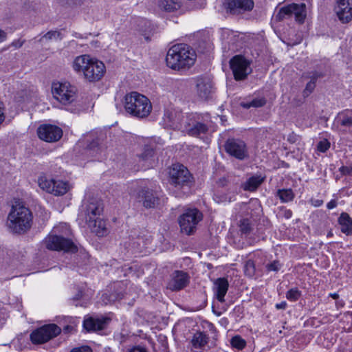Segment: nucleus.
Here are the masks:
<instances>
[{
    "label": "nucleus",
    "instance_id": "f257e3e1",
    "mask_svg": "<svg viewBox=\"0 0 352 352\" xmlns=\"http://www.w3.org/2000/svg\"><path fill=\"white\" fill-rule=\"evenodd\" d=\"M196 58L195 51L190 46L179 43L168 50L166 62L169 68L175 71H183L190 68L195 64Z\"/></svg>",
    "mask_w": 352,
    "mask_h": 352
},
{
    "label": "nucleus",
    "instance_id": "f03ea898",
    "mask_svg": "<svg viewBox=\"0 0 352 352\" xmlns=\"http://www.w3.org/2000/svg\"><path fill=\"white\" fill-rule=\"evenodd\" d=\"M32 219V213L28 207L16 204L8 214V226L13 233L24 234L30 229Z\"/></svg>",
    "mask_w": 352,
    "mask_h": 352
},
{
    "label": "nucleus",
    "instance_id": "7ed1b4c3",
    "mask_svg": "<svg viewBox=\"0 0 352 352\" xmlns=\"http://www.w3.org/2000/svg\"><path fill=\"white\" fill-rule=\"evenodd\" d=\"M212 122L209 114L191 113L185 116L182 131L192 137L201 138L212 130Z\"/></svg>",
    "mask_w": 352,
    "mask_h": 352
},
{
    "label": "nucleus",
    "instance_id": "20e7f679",
    "mask_svg": "<svg viewBox=\"0 0 352 352\" xmlns=\"http://www.w3.org/2000/svg\"><path fill=\"white\" fill-rule=\"evenodd\" d=\"M124 109L131 116L144 118L150 114L152 104L145 96L133 91L124 97Z\"/></svg>",
    "mask_w": 352,
    "mask_h": 352
},
{
    "label": "nucleus",
    "instance_id": "39448f33",
    "mask_svg": "<svg viewBox=\"0 0 352 352\" xmlns=\"http://www.w3.org/2000/svg\"><path fill=\"white\" fill-rule=\"evenodd\" d=\"M169 182L171 186L182 190L176 196L187 193L192 184V177L189 170L182 164H173L169 170Z\"/></svg>",
    "mask_w": 352,
    "mask_h": 352
},
{
    "label": "nucleus",
    "instance_id": "423d86ee",
    "mask_svg": "<svg viewBox=\"0 0 352 352\" xmlns=\"http://www.w3.org/2000/svg\"><path fill=\"white\" fill-rule=\"evenodd\" d=\"M52 92L56 100L67 105L76 100L77 89L69 82H56L52 83Z\"/></svg>",
    "mask_w": 352,
    "mask_h": 352
},
{
    "label": "nucleus",
    "instance_id": "0eeeda50",
    "mask_svg": "<svg viewBox=\"0 0 352 352\" xmlns=\"http://www.w3.org/2000/svg\"><path fill=\"white\" fill-rule=\"evenodd\" d=\"M202 213L195 208H189L179 218V223L182 232L190 235L195 232L197 224L202 220Z\"/></svg>",
    "mask_w": 352,
    "mask_h": 352
},
{
    "label": "nucleus",
    "instance_id": "6e6552de",
    "mask_svg": "<svg viewBox=\"0 0 352 352\" xmlns=\"http://www.w3.org/2000/svg\"><path fill=\"white\" fill-rule=\"evenodd\" d=\"M306 15L305 3H292L282 7L275 14L274 19L276 21H281L294 16L296 21L302 23L304 22Z\"/></svg>",
    "mask_w": 352,
    "mask_h": 352
},
{
    "label": "nucleus",
    "instance_id": "1a4fd4ad",
    "mask_svg": "<svg viewBox=\"0 0 352 352\" xmlns=\"http://www.w3.org/2000/svg\"><path fill=\"white\" fill-rule=\"evenodd\" d=\"M60 332L61 329L55 324H45L30 333V340L34 344H43L58 336Z\"/></svg>",
    "mask_w": 352,
    "mask_h": 352
},
{
    "label": "nucleus",
    "instance_id": "9d476101",
    "mask_svg": "<svg viewBox=\"0 0 352 352\" xmlns=\"http://www.w3.org/2000/svg\"><path fill=\"white\" fill-rule=\"evenodd\" d=\"M250 65V61L241 55H236L230 59V69L236 80H243L248 77L252 72Z\"/></svg>",
    "mask_w": 352,
    "mask_h": 352
},
{
    "label": "nucleus",
    "instance_id": "9b49d317",
    "mask_svg": "<svg viewBox=\"0 0 352 352\" xmlns=\"http://www.w3.org/2000/svg\"><path fill=\"white\" fill-rule=\"evenodd\" d=\"M46 248L52 250H63L67 252L77 251L76 245L69 239L63 236L50 234L46 239Z\"/></svg>",
    "mask_w": 352,
    "mask_h": 352
},
{
    "label": "nucleus",
    "instance_id": "f8f14e48",
    "mask_svg": "<svg viewBox=\"0 0 352 352\" xmlns=\"http://www.w3.org/2000/svg\"><path fill=\"white\" fill-rule=\"evenodd\" d=\"M38 185L43 190L56 196L63 195L69 190L67 182L54 179H47L45 177H39Z\"/></svg>",
    "mask_w": 352,
    "mask_h": 352
},
{
    "label": "nucleus",
    "instance_id": "ddd939ff",
    "mask_svg": "<svg viewBox=\"0 0 352 352\" xmlns=\"http://www.w3.org/2000/svg\"><path fill=\"white\" fill-rule=\"evenodd\" d=\"M226 152L237 160H243L248 157L246 144L236 138H229L224 144Z\"/></svg>",
    "mask_w": 352,
    "mask_h": 352
},
{
    "label": "nucleus",
    "instance_id": "4468645a",
    "mask_svg": "<svg viewBox=\"0 0 352 352\" xmlns=\"http://www.w3.org/2000/svg\"><path fill=\"white\" fill-rule=\"evenodd\" d=\"M38 138L47 142H55L58 141L63 136V130L58 126L43 124L37 129Z\"/></svg>",
    "mask_w": 352,
    "mask_h": 352
},
{
    "label": "nucleus",
    "instance_id": "2eb2a0df",
    "mask_svg": "<svg viewBox=\"0 0 352 352\" xmlns=\"http://www.w3.org/2000/svg\"><path fill=\"white\" fill-rule=\"evenodd\" d=\"M252 0H226L225 7L227 12L234 15L251 11L254 8Z\"/></svg>",
    "mask_w": 352,
    "mask_h": 352
},
{
    "label": "nucleus",
    "instance_id": "dca6fc26",
    "mask_svg": "<svg viewBox=\"0 0 352 352\" xmlns=\"http://www.w3.org/2000/svg\"><path fill=\"white\" fill-rule=\"evenodd\" d=\"M154 149L150 146L146 145L142 152L137 154L134 160L137 163L138 169H148L153 166L155 164Z\"/></svg>",
    "mask_w": 352,
    "mask_h": 352
},
{
    "label": "nucleus",
    "instance_id": "f3484780",
    "mask_svg": "<svg viewBox=\"0 0 352 352\" xmlns=\"http://www.w3.org/2000/svg\"><path fill=\"white\" fill-rule=\"evenodd\" d=\"M82 208L87 221L100 217L103 210V205L100 199L93 197L84 202Z\"/></svg>",
    "mask_w": 352,
    "mask_h": 352
},
{
    "label": "nucleus",
    "instance_id": "a211bd4d",
    "mask_svg": "<svg viewBox=\"0 0 352 352\" xmlns=\"http://www.w3.org/2000/svg\"><path fill=\"white\" fill-rule=\"evenodd\" d=\"M190 283V276L184 271L175 270L168 282L167 288L171 291H179L185 288Z\"/></svg>",
    "mask_w": 352,
    "mask_h": 352
},
{
    "label": "nucleus",
    "instance_id": "6ab92c4d",
    "mask_svg": "<svg viewBox=\"0 0 352 352\" xmlns=\"http://www.w3.org/2000/svg\"><path fill=\"white\" fill-rule=\"evenodd\" d=\"M334 10L342 23L349 22L352 20V0H337Z\"/></svg>",
    "mask_w": 352,
    "mask_h": 352
},
{
    "label": "nucleus",
    "instance_id": "aec40b11",
    "mask_svg": "<svg viewBox=\"0 0 352 352\" xmlns=\"http://www.w3.org/2000/svg\"><path fill=\"white\" fill-rule=\"evenodd\" d=\"M164 122L165 124L173 129H182L185 117L181 112L174 109H167L164 111Z\"/></svg>",
    "mask_w": 352,
    "mask_h": 352
},
{
    "label": "nucleus",
    "instance_id": "412c9836",
    "mask_svg": "<svg viewBox=\"0 0 352 352\" xmlns=\"http://www.w3.org/2000/svg\"><path fill=\"white\" fill-rule=\"evenodd\" d=\"M104 63L97 59L93 58L85 74V79L89 82L100 80L105 73Z\"/></svg>",
    "mask_w": 352,
    "mask_h": 352
},
{
    "label": "nucleus",
    "instance_id": "4be33fe9",
    "mask_svg": "<svg viewBox=\"0 0 352 352\" xmlns=\"http://www.w3.org/2000/svg\"><path fill=\"white\" fill-rule=\"evenodd\" d=\"M197 92L204 99H209L213 93V85L211 80L206 77H199L196 80Z\"/></svg>",
    "mask_w": 352,
    "mask_h": 352
},
{
    "label": "nucleus",
    "instance_id": "5701e85b",
    "mask_svg": "<svg viewBox=\"0 0 352 352\" xmlns=\"http://www.w3.org/2000/svg\"><path fill=\"white\" fill-rule=\"evenodd\" d=\"M138 199L146 208H154L159 202V198L153 193V190L146 188L138 192Z\"/></svg>",
    "mask_w": 352,
    "mask_h": 352
},
{
    "label": "nucleus",
    "instance_id": "b1692460",
    "mask_svg": "<svg viewBox=\"0 0 352 352\" xmlns=\"http://www.w3.org/2000/svg\"><path fill=\"white\" fill-rule=\"evenodd\" d=\"M92 59V58L87 54L76 57L72 63L73 69L77 74L82 73L84 76V78H85L87 70L88 69V67H89Z\"/></svg>",
    "mask_w": 352,
    "mask_h": 352
},
{
    "label": "nucleus",
    "instance_id": "393cba45",
    "mask_svg": "<svg viewBox=\"0 0 352 352\" xmlns=\"http://www.w3.org/2000/svg\"><path fill=\"white\" fill-rule=\"evenodd\" d=\"M229 287L228 281L225 278H219L214 283V292L217 299L221 302H225L224 297Z\"/></svg>",
    "mask_w": 352,
    "mask_h": 352
},
{
    "label": "nucleus",
    "instance_id": "a878e982",
    "mask_svg": "<svg viewBox=\"0 0 352 352\" xmlns=\"http://www.w3.org/2000/svg\"><path fill=\"white\" fill-rule=\"evenodd\" d=\"M108 320L109 319L107 318H94L90 317L84 320L83 327L88 331H100L104 328Z\"/></svg>",
    "mask_w": 352,
    "mask_h": 352
},
{
    "label": "nucleus",
    "instance_id": "bb28decb",
    "mask_svg": "<svg viewBox=\"0 0 352 352\" xmlns=\"http://www.w3.org/2000/svg\"><path fill=\"white\" fill-rule=\"evenodd\" d=\"M89 227L98 236H104L107 232L106 223L99 217L86 221Z\"/></svg>",
    "mask_w": 352,
    "mask_h": 352
},
{
    "label": "nucleus",
    "instance_id": "cd10ccee",
    "mask_svg": "<svg viewBox=\"0 0 352 352\" xmlns=\"http://www.w3.org/2000/svg\"><path fill=\"white\" fill-rule=\"evenodd\" d=\"M338 222L342 233L347 236L352 234V219L348 213L342 212L338 217Z\"/></svg>",
    "mask_w": 352,
    "mask_h": 352
},
{
    "label": "nucleus",
    "instance_id": "c85d7f7f",
    "mask_svg": "<svg viewBox=\"0 0 352 352\" xmlns=\"http://www.w3.org/2000/svg\"><path fill=\"white\" fill-rule=\"evenodd\" d=\"M264 178L260 175H254L250 177L242 184L244 190L254 191L263 182Z\"/></svg>",
    "mask_w": 352,
    "mask_h": 352
},
{
    "label": "nucleus",
    "instance_id": "c756f323",
    "mask_svg": "<svg viewBox=\"0 0 352 352\" xmlns=\"http://www.w3.org/2000/svg\"><path fill=\"white\" fill-rule=\"evenodd\" d=\"M337 122L346 129L352 128V110H345L339 113L336 118Z\"/></svg>",
    "mask_w": 352,
    "mask_h": 352
},
{
    "label": "nucleus",
    "instance_id": "7c9ffc66",
    "mask_svg": "<svg viewBox=\"0 0 352 352\" xmlns=\"http://www.w3.org/2000/svg\"><path fill=\"white\" fill-rule=\"evenodd\" d=\"M87 149L89 152V154L93 157L100 160L102 158V154L104 152V148L100 146L99 140L95 139L91 142L87 146Z\"/></svg>",
    "mask_w": 352,
    "mask_h": 352
},
{
    "label": "nucleus",
    "instance_id": "2f4dec72",
    "mask_svg": "<svg viewBox=\"0 0 352 352\" xmlns=\"http://www.w3.org/2000/svg\"><path fill=\"white\" fill-rule=\"evenodd\" d=\"M89 296L82 289H79L77 294L72 298L75 306L86 307L89 301Z\"/></svg>",
    "mask_w": 352,
    "mask_h": 352
},
{
    "label": "nucleus",
    "instance_id": "473e14b6",
    "mask_svg": "<svg viewBox=\"0 0 352 352\" xmlns=\"http://www.w3.org/2000/svg\"><path fill=\"white\" fill-rule=\"evenodd\" d=\"M241 234L247 236L253 230V225L250 219L245 217L241 219L238 223Z\"/></svg>",
    "mask_w": 352,
    "mask_h": 352
},
{
    "label": "nucleus",
    "instance_id": "72a5a7b5",
    "mask_svg": "<svg viewBox=\"0 0 352 352\" xmlns=\"http://www.w3.org/2000/svg\"><path fill=\"white\" fill-rule=\"evenodd\" d=\"M161 9L166 12H174L180 8V3L176 0H161L159 3Z\"/></svg>",
    "mask_w": 352,
    "mask_h": 352
},
{
    "label": "nucleus",
    "instance_id": "f704fd0d",
    "mask_svg": "<svg viewBox=\"0 0 352 352\" xmlns=\"http://www.w3.org/2000/svg\"><path fill=\"white\" fill-rule=\"evenodd\" d=\"M276 196L283 203L292 201L295 197L293 190L291 188L279 189L276 192Z\"/></svg>",
    "mask_w": 352,
    "mask_h": 352
},
{
    "label": "nucleus",
    "instance_id": "c9c22d12",
    "mask_svg": "<svg viewBox=\"0 0 352 352\" xmlns=\"http://www.w3.org/2000/svg\"><path fill=\"white\" fill-rule=\"evenodd\" d=\"M191 342L195 348H201L207 344L208 337L202 332H197L193 336Z\"/></svg>",
    "mask_w": 352,
    "mask_h": 352
},
{
    "label": "nucleus",
    "instance_id": "e433bc0d",
    "mask_svg": "<svg viewBox=\"0 0 352 352\" xmlns=\"http://www.w3.org/2000/svg\"><path fill=\"white\" fill-rule=\"evenodd\" d=\"M266 104V100L264 98H254L250 102H242L241 106L245 109H250L251 107H261Z\"/></svg>",
    "mask_w": 352,
    "mask_h": 352
},
{
    "label": "nucleus",
    "instance_id": "4c0bfd02",
    "mask_svg": "<svg viewBox=\"0 0 352 352\" xmlns=\"http://www.w3.org/2000/svg\"><path fill=\"white\" fill-rule=\"evenodd\" d=\"M322 74L318 72H315L311 76L310 81L306 85V87L303 91V94L305 96H309L315 89L316 82L318 78L321 77Z\"/></svg>",
    "mask_w": 352,
    "mask_h": 352
},
{
    "label": "nucleus",
    "instance_id": "58836bf2",
    "mask_svg": "<svg viewBox=\"0 0 352 352\" xmlns=\"http://www.w3.org/2000/svg\"><path fill=\"white\" fill-rule=\"evenodd\" d=\"M63 38L60 32L57 30H51L45 34L39 40V42H43L44 39L47 41L52 40H62Z\"/></svg>",
    "mask_w": 352,
    "mask_h": 352
},
{
    "label": "nucleus",
    "instance_id": "ea45409f",
    "mask_svg": "<svg viewBox=\"0 0 352 352\" xmlns=\"http://www.w3.org/2000/svg\"><path fill=\"white\" fill-rule=\"evenodd\" d=\"M233 196H228V195L217 191L216 193H214L213 199L217 203H223V202H231L233 200Z\"/></svg>",
    "mask_w": 352,
    "mask_h": 352
},
{
    "label": "nucleus",
    "instance_id": "a19ab883",
    "mask_svg": "<svg viewBox=\"0 0 352 352\" xmlns=\"http://www.w3.org/2000/svg\"><path fill=\"white\" fill-rule=\"evenodd\" d=\"M245 274L249 277H253L255 274L256 267L252 260H248L244 266Z\"/></svg>",
    "mask_w": 352,
    "mask_h": 352
},
{
    "label": "nucleus",
    "instance_id": "79ce46f5",
    "mask_svg": "<svg viewBox=\"0 0 352 352\" xmlns=\"http://www.w3.org/2000/svg\"><path fill=\"white\" fill-rule=\"evenodd\" d=\"M231 344L234 348L243 349L246 345L245 340L239 336H235L231 339Z\"/></svg>",
    "mask_w": 352,
    "mask_h": 352
},
{
    "label": "nucleus",
    "instance_id": "37998d69",
    "mask_svg": "<svg viewBox=\"0 0 352 352\" xmlns=\"http://www.w3.org/2000/svg\"><path fill=\"white\" fill-rule=\"evenodd\" d=\"M236 210H238L239 213H241L240 216H248L252 211L250 206L246 203H241L236 206Z\"/></svg>",
    "mask_w": 352,
    "mask_h": 352
},
{
    "label": "nucleus",
    "instance_id": "c03bdc74",
    "mask_svg": "<svg viewBox=\"0 0 352 352\" xmlns=\"http://www.w3.org/2000/svg\"><path fill=\"white\" fill-rule=\"evenodd\" d=\"M301 292L298 288H292L286 293V298L290 301H296L300 297Z\"/></svg>",
    "mask_w": 352,
    "mask_h": 352
},
{
    "label": "nucleus",
    "instance_id": "a18cd8bd",
    "mask_svg": "<svg viewBox=\"0 0 352 352\" xmlns=\"http://www.w3.org/2000/svg\"><path fill=\"white\" fill-rule=\"evenodd\" d=\"M279 215L282 217L289 219L292 216V211L286 208L285 206H281L279 208Z\"/></svg>",
    "mask_w": 352,
    "mask_h": 352
},
{
    "label": "nucleus",
    "instance_id": "49530a36",
    "mask_svg": "<svg viewBox=\"0 0 352 352\" xmlns=\"http://www.w3.org/2000/svg\"><path fill=\"white\" fill-rule=\"evenodd\" d=\"M281 265L278 261H274L267 265L266 267L268 271L278 272L280 269Z\"/></svg>",
    "mask_w": 352,
    "mask_h": 352
},
{
    "label": "nucleus",
    "instance_id": "de8ad7c7",
    "mask_svg": "<svg viewBox=\"0 0 352 352\" xmlns=\"http://www.w3.org/2000/svg\"><path fill=\"white\" fill-rule=\"evenodd\" d=\"M318 150L320 152L324 153L326 152L330 147V144L327 140L320 141L318 144Z\"/></svg>",
    "mask_w": 352,
    "mask_h": 352
},
{
    "label": "nucleus",
    "instance_id": "09e8293b",
    "mask_svg": "<svg viewBox=\"0 0 352 352\" xmlns=\"http://www.w3.org/2000/svg\"><path fill=\"white\" fill-rule=\"evenodd\" d=\"M340 172L344 175H352V167L342 166L340 168Z\"/></svg>",
    "mask_w": 352,
    "mask_h": 352
},
{
    "label": "nucleus",
    "instance_id": "8fccbe9b",
    "mask_svg": "<svg viewBox=\"0 0 352 352\" xmlns=\"http://www.w3.org/2000/svg\"><path fill=\"white\" fill-rule=\"evenodd\" d=\"M70 352H92V350L90 347L85 346L78 348H74L71 350Z\"/></svg>",
    "mask_w": 352,
    "mask_h": 352
},
{
    "label": "nucleus",
    "instance_id": "3c124183",
    "mask_svg": "<svg viewBox=\"0 0 352 352\" xmlns=\"http://www.w3.org/2000/svg\"><path fill=\"white\" fill-rule=\"evenodd\" d=\"M129 352H147V350L145 347L138 345L130 349Z\"/></svg>",
    "mask_w": 352,
    "mask_h": 352
},
{
    "label": "nucleus",
    "instance_id": "603ef678",
    "mask_svg": "<svg viewBox=\"0 0 352 352\" xmlns=\"http://www.w3.org/2000/svg\"><path fill=\"white\" fill-rule=\"evenodd\" d=\"M25 43V40H20V39H18V40H14L12 42V43L10 44V46L12 47H14L15 48H20L21 47H22V45L24 44Z\"/></svg>",
    "mask_w": 352,
    "mask_h": 352
},
{
    "label": "nucleus",
    "instance_id": "864d4df0",
    "mask_svg": "<svg viewBox=\"0 0 352 352\" xmlns=\"http://www.w3.org/2000/svg\"><path fill=\"white\" fill-rule=\"evenodd\" d=\"M337 205H338L337 201L335 199H332L329 202L327 203V208L329 210H331V209L335 208L337 206Z\"/></svg>",
    "mask_w": 352,
    "mask_h": 352
},
{
    "label": "nucleus",
    "instance_id": "5fc2aeb1",
    "mask_svg": "<svg viewBox=\"0 0 352 352\" xmlns=\"http://www.w3.org/2000/svg\"><path fill=\"white\" fill-rule=\"evenodd\" d=\"M60 228H64V229L67 230V231L68 232H70V231H69V226H68V225H67V223H63V224H61L60 226L55 227V228H54V230H53V232H54V233L58 232L59 231V229H60Z\"/></svg>",
    "mask_w": 352,
    "mask_h": 352
},
{
    "label": "nucleus",
    "instance_id": "6e6d98bb",
    "mask_svg": "<svg viewBox=\"0 0 352 352\" xmlns=\"http://www.w3.org/2000/svg\"><path fill=\"white\" fill-rule=\"evenodd\" d=\"M311 204L315 207H319L323 204V201L321 199H311Z\"/></svg>",
    "mask_w": 352,
    "mask_h": 352
},
{
    "label": "nucleus",
    "instance_id": "4d7b16f0",
    "mask_svg": "<svg viewBox=\"0 0 352 352\" xmlns=\"http://www.w3.org/2000/svg\"><path fill=\"white\" fill-rule=\"evenodd\" d=\"M287 302L285 301H283L280 303H277L276 305V308L277 309H285L287 307Z\"/></svg>",
    "mask_w": 352,
    "mask_h": 352
},
{
    "label": "nucleus",
    "instance_id": "13d9d810",
    "mask_svg": "<svg viewBox=\"0 0 352 352\" xmlns=\"http://www.w3.org/2000/svg\"><path fill=\"white\" fill-rule=\"evenodd\" d=\"M228 181L226 178L223 177L219 179L217 184L219 186L223 187L227 185Z\"/></svg>",
    "mask_w": 352,
    "mask_h": 352
},
{
    "label": "nucleus",
    "instance_id": "bf43d9fd",
    "mask_svg": "<svg viewBox=\"0 0 352 352\" xmlns=\"http://www.w3.org/2000/svg\"><path fill=\"white\" fill-rule=\"evenodd\" d=\"M7 38V33L0 29V43L4 41Z\"/></svg>",
    "mask_w": 352,
    "mask_h": 352
},
{
    "label": "nucleus",
    "instance_id": "052dcab7",
    "mask_svg": "<svg viewBox=\"0 0 352 352\" xmlns=\"http://www.w3.org/2000/svg\"><path fill=\"white\" fill-rule=\"evenodd\" d=\"M329 296H331L333 299H338L339 297V295L337 293L330 294Z\"/></svg>",
    "mask_w": 352,
    "mask_h": 352
},
{
    "label": "nucleus",
    "instance_id": "680f3d73",
    "mask_svg": "<svg viewBox=\"0 0 352 352\" xmlns=\"http://www.w3.org/2000/svg\"><path fill=\"white\" fill-rule=\"evenodd\" d=\"M212 311L214 314H216L217 316H220L221 315V312L220 311H217L216 310H214V307L212 308Z\"/></svg>",
    "mask_w": 352,
    "mask_h": 352
},
{
    "label": "nucleus",
    "instance_id": "e2e57ef3",
    "mask_svg": "<svg viewBox=\"0 0 352 352\" xmlns=\"http://www.w3.org/2000/svg\"><path fill=\"white\" fill-rule=\"evenodd\" d=\"M333 236V234H332L331 232H328V234H327V236L328 237H330V236Z\"/></svg>",
    "mask_w": 352,
    "mask_h": 352
},
{
    "label": "nucleus",
    "instance_id": "0e129e2a",
    "mask_svg": "<svg viewBox=\"0 0 352 352\" xmlns=\"http://www.w3.org/2000/svg\"><path fill=\"white\" fill-rule=\"evenodd\" d=\"M69 326H67V327H66V328H65V329L69 330Z\"/></svg>",
    "mask_w": 352,
    "mask_h": 352
},
{
    "label": "nucleus",
    "instance_id": "69168bd1",
    "mask_svg": "<svg viewBox=\"0 0 352 352\" xmlns=\"http://www.w3.org/2000/svg\"><path fill=\"white\" fill-rule=\"evenodd\" d=\"M288 140H289V141H291V142H294V141H293V140H291V139H290V138H288Z\"/></svg>",
    "mask_w": 352,
    "mask_h": 352
}]
</instances>
